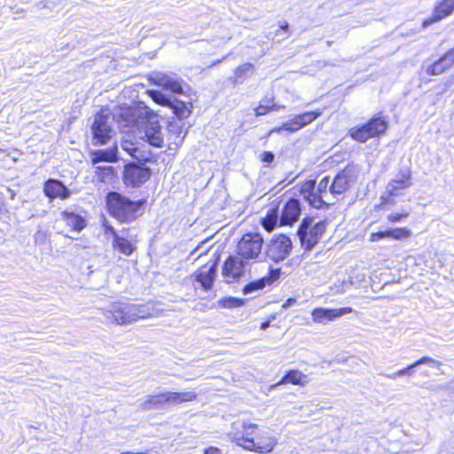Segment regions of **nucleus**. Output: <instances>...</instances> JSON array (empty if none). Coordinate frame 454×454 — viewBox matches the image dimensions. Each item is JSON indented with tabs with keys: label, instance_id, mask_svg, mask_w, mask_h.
<instances>
[{
	"label": "nucleus",
	"instance_id": "nucleus-1",
	"mask_svg": "<svg viewBox=\"0 0 454 454\" xmlns=\"http://www.w3.org/2000/svg\"><path fill=\"white\" fill-rule=\"evenodd\" d=\"M258 426L247 420L232 423L230 435L238 446L258 453H270L278 443V439L266 431L256 434Z\"/></svg>",
	"mask_w": 454,
	"mask_h": 454
},
{
	"label": "nucleus",
	"instance_id": "nucleus-2",
	"mask_svg": "<svg viewBox=\"0 0 454 454\" xmlns=\"http://www.w3.org/2000/svg\"><path fill=\"white\" fill-rule=\"evenodd\" d=\"M103 315L109 322L122 325L138 319L158 317L160 312L153 303L115 302L104 309Z\"/></svg>",
	"mask_w": 454,
	"mask_h": 454
},
{
	"label": "nucleus",
	"instance_id": "nucleus-3",
	"mask_svg": "<svg viewBox=\"0 0 454 454\" xmlns=\"http://www.w3.org/2000/svg\"><path fill=\"white\" fill-rule=\"evenodd\" d=\"M108 211L120 222H131L137 216L141 201H132L118 192H109L106 197Z\"/></svg>",
	"mask_w": 454,
	"mask_h": 454
},
{
	"label": "nucleus",
	"instance_id": "nucleus-4",
	"mask_svg": "<svg viewBox=\"0 0 454 454\" xmlns=\"http://www.w3.org/2000/svg\"><path fill=\"white\" fill-rule=\"evenodd\" d=\"M330 177L325 176L317 184L314 180L304 183L301 188L303 199L313 207L321 208L325 205L333 203L330 193Z\"/></svg>",
	"mask_w": 454,
	"mask_h": 454
},
{
	"label": "nucleus",
	"instance_id": "nucleus-5",
	"mask_svg": "<svg viewBox=\"0 0 454 454\" xmlns=\"http://www.w3.org/2000/svg\"><path fill=\"white\" fill-rule=\"evenodd\" d=\"M133 115L137 117L138 123L144 125L145 137L146 141L154 147H162L164 138L161 126L159 123L158 115L147 106L135 110Z\"/></svg>",
	"mask_w": 454,
	"mask_h": 454
},
{
	"label": "nucleus",
	"instance_id": "nucleus-6",
	"mask_svg": "<svg viewBox=\"0 0 454 454\" xmlns=\"http://www.w3.org/2000/svg\"><path fill=\"white\" fill-rule=\"evenodd\" d=\"M263 239L257 232H249L242 236L237 245V254L252 264L263 261L264 254L262 253Z\"/></svg>",
	"mask_w": 454,
	"mask_h": 454
},
{
	"label": "nucleus",
	"instance_id": "nucleus-7",
	"mask_svg": "<svg viewBox=\"0 0 454 454\" xmlns=\"http://www.w3.org/2000/svg\"><path fill=\"white\" fill-rule=\"evenodd\" d=\"M325 229L326 223L325 221L314 223L312 218H304L297 231L302 247L311 250L317 244Z\"/></svg>",
	"mask_w": 454,
	"mask_h": 454
},
{
	"label": "nucleus",
	"instance_id": "nucleus-8",
	"mask_svg": "<svg viewBox=\"0 0 454 454\" xmlns=\"http://www.w3.org/2000/svg\"><path fill=\"white\" fill-rule=\"evenodd\" d=\"M387 128V121L381 116H377L366 124L351 128L348 135L357 142L365 143L368 139L383 134Z\"/></svg>",
	"mask_w": 454,
	"mask_h": 454
},
{
	"label": "nucleus",
	"instance_id": "nucleus-9",
	"mask_svg": "<svg viewBox=\"0 0 454 454\" xmlns=\"http://www.w3.org/2000/svg\"><path fill=\"white\" fill-rule=\"evenodd\" d=\"M110 115L104 111L98 113L91 127L94 145H105L111 138L113 129L110 125Z\"/></svg>",
	"mask_w": 454,
	"mask_h": 454
},
{
	"label": "nucleus",
	"instance_id": "nucleus-10",
	"mask_svg": "<svg viewBox=\"0 0 454 454\" xmlns=\"http://www.w3.org/2000/svg\"><path fill=\"white\" fill-rule=\"evenodd\" d=\"M292 248L291 239L285 235H279L270 240L267 246L266 255L272 261L278 262L286 259Z\"/></svg>",
	"mask_w": 454,
	"mask_h": 454
},
{
	"label": "nucleus",
	"instance_id": "nucleus-11",
	"mask_svg": "<svg viewBox=\"0 0 454 454\" xmlns=\"http://www.w3.org/2000/svg\"><path fill=\"white\" fill-rule=\"evenodd\" d=\"M411 185V172L409 168H402L387 185L385 195L382 199L388 202L389 197L399 196L402 191L409 188Z\"/></svg>",
	"mask_w": 454,
	"mask_h": 454
},
{
	"label": "nucleus",
	"instance_id": "nucleus-12",
	"mask_svg": "<svg viewBox=\"0 0 454 454\" xmlns=\"http://www.w3.org/2000/svg\"><path fill=\"white\" fill-rule=\"evenodd\" d=\"M151 176L148 168L129 164L124 169V183L132 187H137L145 183Z\"/></svg>",
	"mask_w": 454,
	"mask_h": 454
},
{
	"label": "nucleus",
	"instance_id": "nucleus-13",
	"mask_svg": "<svg viewBox=\"0 0 454 454\" xmlns=\"http://www.w3.org/2000/svg\"><path fill=\"white\" fill-rule=\"evenodd\" d=\"M247 265H249V263L240 259L238 254L236 256L231 255L224 262L223 275L228 282L238 280L243 275Z\"/></svg>",
	"mask_w": 454,
	"mask_h": 454
},
{
	"label": "nucleus",
	"instance_id": "nucleus-14",
	"mask_svg": "<svg viewBox=\"0 0 454 454\" xmlns=\"http://www.w3.org/2000/svg\"><path fill=\"white\" fill-rule=\"evenodd\" d=\"M351 312H353V309L350 307L340 309L316 308L312 310L311 317L315 323L326 324Z\"/></svg>",
	"mask_w": 454,
	"mask_h": 454
},
{
	"label": "nucleus",
	"instance_id": "nucleus-15",
	"mask_svg": "<svg viewBox=\"0 0 454 454\" xmlns=\"http://www.w3.org/2000/svg\"><path fill=\"white\" fill-rule=\"evenodd\" d=\"M150 80L153 84L162 87L171 92L176 94L183 93L181 81L176 74L156 72L151 75Z\"/></svg>",
	"mask_w": 454,
	"mask_h": 454
},
{
	"label": "nucleus",
	"instance_id": "nucleus-16",
	"mask_svg": "<svg viewBox=\"0 0 454 454\" xmlns=\"http://www.w3.org/2000/svg\"><path fill=\"white\" fill-rule=\"evenodd\" d=\"M453 12L454 0H442L434 5L432 17L423 21V28H426L430 25L447 18Z\"/></svg>",
	"mask_w": 454,
	"mask_h": 454
},
{
	"label": "nucleus",
	"instance_id": "nucleus-17",
	"mask_svg": "<svg viewBox=\"0 0 454 454\" xmlns=\"http://www.w3.org/2000/svg\"><path fill=\"white\" fill-rule=\"evenodd\" d=\"M353 182L354 177L351 173V169L346 168L338 173L334 179L330 182V193L332 194V198L344 193Z\"/></svg>",
	"mask_w": 454,
	"mask_h": 454
},
{
	"label": "nucleus",
	"instance_id": "nucleus-18",
	"mask_svg": "<svg viewBox=\"0 0 454 454\" xmlns=\"http://www.w3.org/2000/svg\"><path fill=\"white\" fill-rule=\"evenodd\" d=\"M216 276V263L205 264L194 272V278L202 288L209 290L212 288Z\"/></svg>",
	"mask_w": 454,
	"mask_h": 454
},
{
	"label": "nucleus",
	"instance_id": "nucleus-19",
	"mask_svg": "<svg viewBox=\"0 0 454 454\" xmlns=\"http://www.w3.org/2000/svg\"><path fill=\"white\" fill-rule=\"evenodd\" d=\"M301 215V206L298 200L291 199L284 206L279 218L280 225H292Z\"/></svg>",
	"mask_w": 454,
	"mask_h": 454
},
{
	"label": "nucleus",
	"instance_id": "nucleus-20",
	"mask_svg": "<svg viewBox=\"0 0 454 454\" xmlns=\"http://www.w3.org/2000/svg\"><path fill=\"white\" fill-rule=\"evenodd\" d=\"M43 191L45 195L51 200L56 198L66 200L71 194L69 189L62 182L56 179L46 181Z\"/></svg>",
	"mask_w": 454,
	"mask_h": 454
},
{
	"label": "nucleus",
	"instance_id": "nucleus-21",
	"mask_svg": "<svg viewBox=\"0 0 454 454\" xmlns=\"http://www.w3.org/2000/svg\"><path fill=\"white\" fill-rule=\"evenodd\" d=\"M127 231L122 229L121 234H114L113 247L124 255H130L136 249L133 239L127 235Z\"/></svg>",
	"mask_w": 454,
	"mask_h": 454
},
{
	"label": "nucleus",
	"instance_id": "nucleus-22",
	"mask_svg": "<svg viewBox=\"0 0 454 454\" xmlns=\"http://www.w3.org/2000/svg\"><path fill=\"white\" fill-rule=\"evenodd\" d=\"M454 64V47L427 68L428 75H438Z\"/></svg>",
	"mask_w": 454,
	"mask_h": 454
},
{
	"label": "nucleus",
	"instance_id": "nucleus-23",
	"mask_svg": "<svg viewBox=\"0 0 454 454\" xmlns=\"http://www.w3.org/2000/svg\"><path fill=\"white\" fill-rule=\"evenodd\" d=\"M279 277V270H270V275L247 284L243 287V294L247 295L263 289L266 286L272 284Z\"/></svg>",
	"mask_w": 454,
	"mask_h": 454
},
{
	"label": "nucleus",
	"instance_id": "nucleus-24",
	"mask_svg": "<svg viewBox=\"0 0 454 454\" xmlns=\"http://www.w3.org/2000/svg\"><path fill=\"white\" fill-rule=\"evenodd\" d=\"M165 403L176 405L183 403L192 402L196 399L197 394L194 391L186 392H164Z\"/></svg>",
	"mask_w": 454,
	"mask_h": 454
},
{
	"label": "nucleus",
	"instance_id": "nucleus-25",
	"mask_svg": "<svg viewBox=\"0 0 454 454\" xmlns=\"http://www.w3.org/2000/svg\"><path fill=\"white\" fill-rule=\"evenodd\" d=\"M117 152V146L105 150H96L92 152L91 161L93 164H97L101 161L114 162L118 160Z\"/></svg>",
	"mask_w": 454,
	"mask_h": 454
},
{
	"label": "nucleus",
	"instance_id": "nucleus-26",
	"mask_svg": "<svg viewBox=\"0 0 454 454\" xmlns=\"http://www.w3.org/2000/svg\"><path fill=\"white\" fill-rule=\"evenodd\" d=\"M166 406L164 392L157 395H150L145 396V400L140 403L139 407L144 411L153 409H160Z\"/></svg>",
	"mask_w": 454,
	"mask_h": 454
},
{
	"label": "nucleus",
	"instance_id": "nucleus-27",
	"mask_svg": "<svg viewBox=\"0 0 454 454\" xmlns=\"http://www.w3.org/2000/svg\"><path fill=\"white\" fill-rule=\"evenodd\" d=\"M62 219L75 231H81L85 227V220L82 216L73 212L63 211Z\"/></svg>",
	"mask_w": 454,
	"mask_h": 454
},
{
	"label": "nucleus",
	"instance_id": "nucleus-28",
	"mask_svg": "<svg viewBox=\"0 0 454 454\" xmlns=\"http://www.w3.org/2000/svg\"><path fill=\"white\" fill-rule=\"evenodd\" d=\"M169 108L178 119L183 120L191 114L192 106L191 103L175 99L171 101Z\"/></svg>",
	"mask_w": 454,
	"mask_h": 454
},
{
	"label": "nucleus",
	"instance_id": "nucleus-29",
	"mask_svg": "<svg viewBox=\"0 0 454 454\" xmlns=\"http://www.w3.org/2000/svg\"><path fill=\"white\" fill-rule=\"evenodd\" d=\"M308 377L298 370H291L282 378L279 384L291 383L304 386L308 383Z\"/></svg>",
	"mask_w": 454,
	"mask_h": 454
},
{
	"label": "nucleus",
	"instance_id": "nucleus-30",
	"mask_svg": "<svg viewBox=\"0 0 454 454\" xmlns=\"http://www.w3.org/2000/svg\"><path fill=\"white\" fill-rule=\"evenodd\" d=\"M115 169L113 166H98L96 168L97 179L102 183L110 182L114 176Z\"/></svg>",
	"mask_w": 454,
	"mask_h": 454
},
{
	"label": "nucleus",
	"instance_id": "nucleus-31",
	"mask_svg": "<svg viewBox=\"0 0 454 454\" xmlns=\"http://www.w3.org/2000/svg\"><path fill=\"white\" fill-rule=\"evenodd\" d=\"M322 114V111H310L305 112L303 114L295 115L297 119V123H299L300 129L309 125L312 121H314L317 118H318Z\"/></svg>",
	"mask_w": 454,
	"mask_h": 454
},
{
	"label": "nucleus",
	"instance_id": "nucleus-32",
	"mask_svg": "<svg viewBox=\"0 0 454 454\" xmlns=\"http://www.w3.org/2000/svg\"><path fill=\"white\" fill-rule=\"evenodd\" d=\"M278 221V210L276 208H270L268 210L266 216L262 219V224L266 231H271L277 225Z\"/></svg>",
	"mask_w": 454,
	"mask_h": 454
},
{
	"label": "nucleus",
	"instance_id": "nucleus-33",
	"mask_svg": "<svg viewBox=\"0 0 454 454\" xmlns=\"http://www.w3.org/2000/svg\"><path fill=\"white\" fill-rule=\"evenodd\" d=\"M254 67L253 64L245 63L235 69L234 82H243L248 74H253Z\"/></svg>",
	"mask_w": 454,
	"mask_h": 454
},
{
	"label": "nucleus",
	"instance_id": "nucleus-34",
	"mask_svg": "<svg viewBox=\"0 0 454 454\" xmlns=\"http://www.w3.org/2000/svg\"><path fill=\"white\" fill-rule=\"evenodd\" d=\"M272 98H265L262 99L260 105L255 108V115L256 116H262L265 115L271 110H278L279 108H284V106H278L275 104L270 105V103H272Z\"/></svg>",
	"mask_w": 454,
	"mask_h": 454
},
{
	"label": "nucleus",
	"instance_id": "nucleus-35",
	"mask_svg": "<svg viewBox=\"0 0 454 454\" xmlns=\"http://www.w3.org/2000/svg\"><path fill=\"white\" fill-rule=\"evenodd\" d=\"M219 306L225 309L239 308L245 304V300L236 297H225L218 301Z\"/></svg>",
	"mask_w": 454,
	"mask_h": 454
},
{
	"label": "nucleus",
	"instance_id": "nucleus-36",
	"mask_svg": "<svg viewBox=\"0 0 454 454\" xmlns=\"http://www.w3.org/2000/svg\"><path fill=\"white\" fill-rule=\"evenodd\" d=\"M411 234V231L406 227L389 229L390 239L395 240L409 239Z\"/></svg>",
	"mask_w": 454,
	"mask_h": 454
},
{
	"label": "nucleus",
	"instance_id": "nucleus-37",
	"mask_svg": "<svg viewBox=\"0 0 454 454\" xmlns=\"http://www.w3.org/2000/svg\"><path fill=\"white\" fill-rule=\"evenodd\" d=\"M148 93L155 103L169 107L172 100L162 94L160 91L151 90L148 91Z\"/></svg>",
	"mask_w": 454,
	"mask_h": 454
},
{
	"label": "nucleus",
	"instance_id": "nucleus-38",
	"mask_svg": "<svg viewBox=\"0 0 454 454\" xmlns=\"http://www.w3.org/2000/svg\"><path fill=\"white\" fill-rule=\"evenodd\" d=\"M121 147L123 151L127 152L128 154H129L131 157L137 160L139 159V155L137 154L139 153V150L132 141L127 139L122 140L121 143Z\"/></svg>",
	"mask_w": 454,
	"mask_h": 454
},
{
	"label": "nucleus",
	"instance_id": "nucleus-39",
	"mask_svg": "<svg viewBox=\"0 0 454 454\" xmlns=\"http://www.w3.org/2000/svg\"><path fill=\"white\" fill-rule=\"evenodd\" d=\"M351 286H357V285H356V281L354 280L353 277H350L347 280H343L340 283V285L335 284L334 287L336 288V292L337 293H345V292H347L350 288Z\"/></svg>",
	"mask_w": 454,
	"mask_h": 454
},
{
	"label": "nucleus",
	"instance_id": "nucleus-40",
	"mask_svg": "<svg viewBox=\"0 0 454 454\" xmlns=\"http://www.w3.org/2000/svg\"><path fill=\"white\" fill-rule=\"evenodd\" d=\"M297 119L294 116L293 119L284 122L281 125V129H285V130L289 132H295L298 131L300 129L299 123H297Z\"/></svg>",
	"mask_w": 454,
	"mask_h": 454
},
{
	"label": "nucleus",
	"instance_id": "nucleus-41",
	"mask_svg": "<svg viewBox=\"0 0 454 454\" xmlns=\"http://www.w3.org/2000/svg\"><path fill=\"white\" fill-rule=\"evenodd\" d=\"M384 239H390L389 229L377 232H372L369 237L371 242H378Z\"/></svg>",
	"mask_w": 454,
	"mask_h": 454
},
{
	"label": "nucleus",
	"instance_id": "nucleus-42",
	"mask_svg": "<svg viewBox=\"0 0 454 454\" xmlns=\"http://www.w3.org/2000/svg\"><path fill=\"white\" fill-rule=\"evenodd\" d=\"M418 362L419 365L427 364L429 367L436 369L442 365V363L440 361L431 358L429 356H423L420 359H419Z\"/></svg>",
	"mask_w": 454,
	"mask_h": 454
},
{
	"label": "nucleus",
	"instance_id": "nucleus-43",
	"mask_svg": "<svg viewBox=\"0 0 454 454\" xmlns=\"http://www.w3.org/2000/svg\"><path fill=\"white\" fill-rule=\"evenodd\" d=\"M408 211H403L402 213H392L387 215V220L391 223H399L402 220L409 216Z\"/></svg>",
	"mask_w": 454,
	"mask_h": 454
},
{
	"label": "nucleus",
	"instance_id": "nucleus-44",
	"mask_svg": "<svg viewBox=\"0 0 454 454\" xmlns=\"http://www.w3.org/2000/svg\"><path fill=\"white\" fill-rule=\"evenodd\" d=\"M419 365V362L417 360L416 362H414L413 364L408 365L407 367L397 371V374H401L402 376H405V375L412 376L413 375V369L418 367Z\"/></svg>",
	"mask_w": 454,
	"mask_h": 454
},
{
	"label": "nucleus",
	"instance_id": "nucleus-45",
	"mask_svg": "<svg viewBox=\"0 0 454 454\" xmlns=\"http://www.w3.org/2000/svg\"><path fill=\"white\" fill-rule=\"evenodd\" d=\"M182 125L177 122H170L168 125V132L176 134V137H180L183 133Z\"/></svg>",
	"mask_w": 454,
	"mask_h": 454
},
{
	"label": "nucleus",
	"instance_id": "nucleus-46",
	"mask_svg": "<svg viewBox=\"0 0 454 454\" xmlns=\"http://www.w3.org/2000/svg\"><path fill=\"white\" fill-rule=\"evenodd\" d=\"M274 154L271 152H263L261 155V160L266 163H271L274 160Z\"/></svg>",
	"mask_w": 454,
	"mask_h": 454
},
{
	"label": "nucleus",
	"instance_id": "nucleus-47",
	"mask_svg": "<svg viewBox=\"0 0 454 454\" xmlns=\"http://www.w3.org/2000/svg\"><path fill=\"white\" fill-rule=\"evenodd\" d=\"M105 232L106 234H111L113 236V239H114V234H121V231L117 232L111 225H105Z\"/></svg>",
	"mask_w": 454,
	"mask_h": 454
},
{
	"label": "nucleus",
	"instance_id": "nucleus-48",
	"mask_svg": "<svg viewBox=\"0 0 454 454\" xmlns=\"http://www.w3.org/2000/svg\"><path fill=\"white\" fill-rule=\"evenodd\" d=\"M204 454H222L221 450L216 447H209L205 450Z\"/></svg>",
	"mask_w": 454,
	"mask_h": 454
},
{
	"label": "nucleus",
	"instance_id": "nucleus-49",
	"mask_svg": "<svg viewBox=\"0 0 454 454\" xmlns=\"http://www.w3.org/2000/svg\"><path fill=\"white\" fill-rule=\"evenodd\" d=\"M295 303H296V300H295L294 298H289V299H287V300L283 303L282 307H283L284 309H287V308H289V307L293 306V305H294V304H295Z\"/></svg>",
	"mask_w": 454,
	"mask_h": 454
},
{
	"label": "nucleus",
	"instance_id": "nucleus-50",
	"mask_svg": "<svg viewBox=\"0 0 454 454\" xmlns=\"http://www.w3.org/2000/svg\"><path fill=\"white\" fill-rule=\"evenodd\" d=\"M399 376H402V375L401 374H397V372L386 375V377L390 379V380H395Z\"/></svg>",
	"mask_w": 454,
	"mask_h": 454
},
{
	"label": "nucleus",
	"instance_id": "nucleus-51",
	"mask_svg": "<svg viewBox=\"0 0 454 454\" xmlns=\"http://www.w3.org/2000/svg\"><path fill=\"white\" fill-rule=\"evenodd\" d=\"M270 321H264L261 324L260 328L262 330H266L270 326Z\"/></svg>",
	"mask_w": 454,
	"mask_h": 454
},
{
	"label": "nucleus",
	"instance_id": "nucleus-52",
	"mask_svg": "<svg viewBox=\"0 0 454 454\" xmlns=\"http://www.w3.org/2000/svg\"><path fill=\"white\" fill-rule=\"evenodd\" d=\"M282 130H285V129H281V126L280 127H276V128L272 129L270 131V134H271V133H280Z\"/></svg>",
	"mask_w": 454,
	"mask_h": 454
},
{
	"label": "nucleus",
	"instance_id": "nucleus-53",
	"mask_svg": "<svg viewBox=\"0 0 454 454\" xmlns=\"http://www.w3.org/2000/svg\"><path fill=\"white\" fill-rule=\"evenodd\" d=\"M7 192H8V193L10 195V198L12 200H13L15 198V196H16V192L13 190L10 189V188L7 189Z\"/></svg>",
	"mask_w": 454,
	"mask_h": 454
},
{
	"label": "nucleus",
	"instance_id": "nucleus-54",
	"mask_svg": "<svg viewBox=\"0 0 454 454\" xmlns=\"http://www.w3.org/2000/svg\"><path fill=\"white\" fill-rule=\"evenodd\" d=\"M280 28H281L282 30H286H286L288 29V24H287V22H286V21H284L282 24H280Z\"/></svg>",
	"mask_w": 454,
	"mask_h": 454
}]
</instances>
